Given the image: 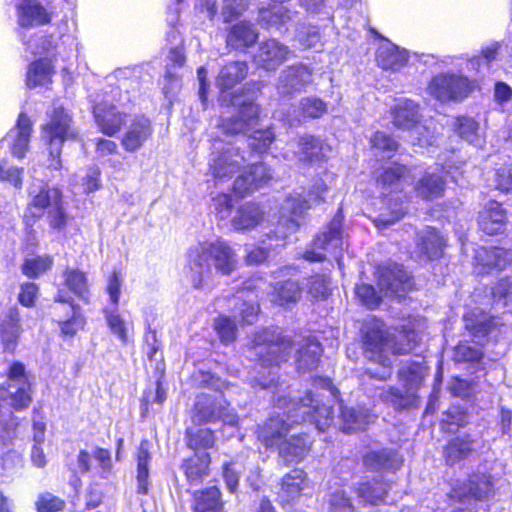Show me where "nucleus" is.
<instances>
[{
  "mask_svg": "<svg viewBox=\"0 0 512 512\" xmlns=\"http://www.w3.org/2000/svg\"><path fill=\"white\" fill-rule=\"evenodd\" d=\"M418 342V334L409 325L397 335L392 334L379 320L367 322L362 328V344L365 357L382 366L380 372L368 369L370 378L385 381L392 374L391 356L410 353Z\"/></svg>",
  "mask_w": 512,
  "mask_h": 512,
  "instance_id": "f257e3e1",
  "label": "nucleus"
},
{
  "mask_svg": "<svg viewBox=\"0 0 512 512\" xmlns=\"http://www.w3.org/2000/svg\"><path fill=\"white\" fill-rule=\"evenodd\" d=\"M237 264L234 250L223 241L200 243L188 251L189 278L193 287L200 288L211 268L223 274H231Z\"/></svg>",
  "mask_w": 512,
  "mask_h": 512,
  "instance_id": "f03ea898",
  "label": "nucleus"
},
{
  "mask_svg": "<svg viewBox=\"0 0 512 512\" xmlns=\"http://www.w3.org/2000/svg\"><path fill=\"white\" fill-rule=\"evenodd\" d=\"M230 102L233 106H239L238 112L225 119L220 128L225 135L249 134L248 145L256 153L266 152L275 140L271 129L255 130L258 121L259 109L250 99L241 100V96L231 95Z\"/></svg>",
  "mask_w": 512,
  "mask_h": 512,
  "instance_id": "7ed1b4c3",
  "label": "nucleus"
},
{
  "mask_svg": "<svg viewBox=\"0 0 512 512\" xmlns=\"http://www.w3.org/2000/svg\"><path fill=\"white\" fill-rule=\"evenodd\" d=\"M276 404L280 408L287 409V413L291 414L289 417L295 418L293 422H298L300 416L303 421L308 419L313 422L319 431H324L333 422L332 407L314 399L311 392L297 402L294 399L287 400L284 397H279Z\"/></svg>",
  "mask_w": 512,
  "mask_h": 512,
  "instance_id": "20e7f679",
  "label": "nucleus"
},
{
  "mask_svg": "<svg viewBox=\"0 0 512 512\" xmlns=\"http://www.w3.org/2000/svg\"><path fill=\"white\" fill-rule=\"evenodd\" d=\"M77 133L72 128V118L63 107H54L50 114V121L42 128V137L49 145V154L52 157L50 164L54 169L61 168V147L65 140L76 138Z\"/></svg>",
  "mask_w": 512,
  "mask_h": 512,
  "instance_id": "39448f33",
  "label": "nucleus"
},
{
  "mask_svg": "<svg viewBox=\"0 0 512 512\" xmlns=\"http://www.w3.org/2000/svg\"><path fill=\"white\" fill-rule=\"evenodd\" d=\"M190 415L192 422L199 425L218 420L225 425L236 426L238 424L237 414L228 408L222 394L201 393L197 395Z\"/></svg>",
  "mask_w": 512,
  "mask_h": 512,
  "instance_id": "423d86ee",
  "label": "nucleus"
},
{
  "mask_svg": "<svg viewBox=\"0 0 512 512\" xmlns=\"http://www.w3.org/2000/svg\"><path fill=\"white\" fill-rule=\"evenodd\" d=\"M420 369L419 365L401 369L399 378L403 389L389 387L380 393V399L398 411L415 408L418 401L416 390L422 380Z\"/></svg>",
  "mask_w": 512,
  "mask_h": 512,
  "instance_id": "0eeeda50",
  "label": "nucleus"
},
{
  "mask_svg": "<svg viewBox=\"0 0 512 512\" xmlns=\"http://www.w3.org/2000/svg\"><path fill=\"white\" fill-rule=\"evenodd\" d=\"M254 354L261 366H278L287 361L291 353V342L275 331L264 329L254 337Z\"/></svg>",
  "mask_w": 512,
  "mask_h": 512,
  "instance_id": "6e6552de",
  "label": "nucleus"
},
{
  "mask_svg": "<svg viewBox=\"0 0 512 512\" xmlns=\"http://www.w3.org/2000/svg\"><path fill=\"white\" fill-rule=\"evenodd\" d=\"M342 246L341 218L335 216L329 223L327 231L315 238L313 248L304 253V258L310 262L323 261L326 259V252H329L339 262V256L343 250Z\"/></svg>",
  "mask_w": 512,
  "mask_h": 512,
  "instance_id": "1a4fd4ad",
  "label": "nucleus"
},
{
  "mask_svg": "<svg viewBox=\"0 0 512 512\" xmlns=\"http://www.w3.org/2000/svg\"><path fill=\"white\" fill-rule=\"evenodd\" d=\"M432 96L442 102L461 101L472 91L471 82L463 76L440 74L429 85Z\"/></svg>",
  "mask_w": 512,
  "mask_h": 512,
  "instance_id": "9d476101",
  "label": "nucleus"
},
{
  "mask_svg": "<svg viewBox=\"0 0 512 512\" xmlns=\"http://www.w3.org/2000/svg\"><path fill=\"white\" fill-rule=\"evenodd\" d=\"M378 286L388 297H404L413 286L410 275L400 264L382 266L378 270Z\"/></svg>",
  "mask_w": 512,
  "mask_h": 512,
  "instance_id": "9b49d317",
  "label": "nucleus"
},
{
  "mask_svg": "<svg viewBox=\"0 0 512 512\" xmlns=\"http://www.w3.org/2000/svg\"><path fill=\"white\" fill-rule=\"evenodd\" d=\"M313 81V69L304 64L286 67L281 71L277 90L281 95H292L303 91Z\"/></svg>",
  "mask_w": 512,
  "mask_h": 512,
  "instance_id": "f8f14e48",
  "label": "nucleus"
},
{
  "mask_svg": "<svg viewBox=\"0 0 512 512\" xmlns=\"http://www.w3.org/2000/svg\"><path fill=\"white\" fill-rule=\"evenodd\" d=\"M512 262V254L499 247H480L474 256L475 269L479 274L489 273L491 270H503Z\"/></svg>",
  "mask_w": 512,
  "mask_h": 512,
  "instance_id": "ddd939ff",
  "label": "nucleus"
},
{
  "mask_svg": "<svg viewBox=\"0 0 512 512\" xmlns=\"http://www.w3.org/2000/svg\"><path fill=\"white\" fill-rule=\"evenodd\" d=\"M289 48L275 39H269L259 45L254 56L255 63L267 70H276L288 59Z\"/></svg>",
  "mask_w": 512,
  "mask_h": 512,
  "instance_id": "4468645a",
  "label": "nucleus"
},
{
  "mask_svg": "<svg viewBox=\"0 0 512 512\" xmlns=\"http://www.w3.org/2000/svg\"><path fill=\"white\" fill-rule=\"evenodd\" d=\"M93 114L100 131L107 136L117 134L126 122V114L106 102L95 105Z\"/></svg>",
  "mask_w": 512,
  "mask_h": 512,
  "instance_id": "2eb2a0df",
  "label": "nucleus"
},
{
  "mask_svg": "<svg viewBox=\"0 0 512 512\" xmlns=\"http://www.w3.org/2000/svg\"><path fill=\"white\" fill-rule=\"evenodd\" d=\"M291 425L280 416H274L258 426L257 438L267 448H278L286 439Z\"/></svg>",
  "mask_w": 512,
  "mask_h": 512,
  "instance_id": "dca6fc26",
  "label": "nucleus"
},
{
  "mask_svg": "<svg viewBox=\"0 0 512 512\" xmlns=\"http://www.w3.org/2000/svg\"><path fill=\"white\" fill-rule=\"evenodd\" d=\"M270 169L264 163H256L249 167L243 174L239 175L234 182V190L244 195L256 190L271 179Z\"/></svg>",
  "mask_w": 512,
  "mask_h": 512,
  "instance_id": "f3484780",
  "label": "nucleus"
},
{
  "mask_svg": "<svg viewBox=\"0 0 512 512\" xmlns=\"http://www.w3.org/2000/svg\"><path fill=\"white\" fill-rule=\"evenodd\" d=\"M210 160V171L214 178L223 180L230 178L233 174L239 171L240 166L244 162V157L227 149L217 154L213 153Z\"/></svg>",
  "mask_w": 512,
  "mask_h": 512,
  "instance_id": "a211bd4d",
  "label": "nucleus"
},
{
  "mask_svg": "<svg viewBox=\"0 0 512 512\" xmlns=\"http://www.w3.org/2000/svg\"><path fill=\"white\" fill-rule=\"evenodd\" d=\"M152 135V125L145 116H136L124 134L121 144L128 152L141 148Z\"/></svg>",
  "mask_w": 512,
  "mask_h": 512,
  "instance_id": "6ab92c4d",
  "label": "nucleus"
},
{
  "mask_svg": "<svg viewBox=\"0 0 512 512\" xmlns=\"http://www.w3.org/2000/svg\"><path fill=\"white\" fill-rule=\"evenodd\" d=\"M416 246L423 256L433 260L442 256L446 239L436 229L426 227L418 232Z\"/></svg>",
  "mask_w": 512,
  "mask_h": 512,
  "instance_id": "aec40b11",
  "label": "nucleus"
},
{
  "mask_svg": "<svg viewBox=\"0 0 512 512\" xmlns=\"http://www.w3.org/2000/svg\"><path fill=\"white\" fill-rule=\"evenodd\" d=\"M310 440L305 434L291 435L277 448L280 458L286 463L302 461L310 450Z\"/></svg>",
  "mask_w": 512,
  "mask_h": 512,
  "instance_id": "412c9836",
  "label": "nucleus"
},
{
  "mask_svg": "<svg viewBox=\"0 0 512 512\" xmlns=\"http://www.w3.org/2000/svg\"><path fill=\"white\" fill-rule=\"evenodd\" d=\"M21 334L20 314L16 307L3 313L0 323V335L5 349L13 352Z\"/></svg>",
  "mask_w": 512,
  "mask_h": 512,
  "instance_id": "4be33fe9",
  "label": "nucleus"
},
{
  "mask_svg": "<svg viewBox=\"0 0 512 512\" xmlns=\"http://www.w3.org/2000/svg\"><path fill=\"white\" fill-rule=\"evenodd\" d=\"M506 212L501 204L490 201L479 214V226L488 235H494L503 229Z\"/></svg>",
  "mask_w": 512,
  "mask_h": 512,
  "instance_id": "5701e85b",
  "label": "nucleus"
},
{
  "mask_svg": "<svg viewBox=\"0 0 512 512\" xmlns=\"http://www.w3.org/2000/svg\"><path fill=\"white\" fill-rule=\"evenodd\" d=\"M296 145V154L299 160L310 163L322 161L327 152L330 151L328 145L323 144L319 139L310 135L299 137L296 141Z\"/></svg>",
  "mask_w": 512,
  "mask_h": 512,
  "instance_id": "b1692460",
  "label": "nucleus"
},
{
  "mask_svg": "<svg viewBox=\"0 0 512 512\" xmlns=\"http://www.w3.org/2000/svg\"><path fill=\"white\" fill-rule=\"evenodd\" d=\"M476 441L469 435L456 437L444 447L443 455L448 465H454L469 458L475 451Z\"/></svg>",
  "mask_w": 512,
  "mask_h": 512,
  "instance_id": "393cba45",
  "label": "nucleus"
},
{
  "mask_svg": "<svg viewBox=\"0 0 512 512\" xmlns=\"http://www.w3.org/2000/svg\"><path fill=\"white\" fill-rule=\"evenodd\" d=\"M322 352L321 344L314 339H303L296 352V363L299 371H311L318 366Z\"/></svg>",
  "mask_w": 512,
  "mask_h": 512,
  "instance_id": "a878e982",
  "label": "nucleus"
},
{
  "mask_svg": "<svg viewBox=\"0 0 512 512\" xmlns=\"http://www.w3.org/2000/svg\"><path fill=\"white\" fill-rule=\"evenodd\" d=\"M392 114L394 125L404 130L413 129L421 119L418 105L411 100L399 101Z\"/></svg>",
  "mask_w": 512,
  "mask_h": 512,
  "instance_id": "bb28decb",
  "label": "nucleus"
},
{
  "mask_svg": "<svg viewBox=\"0 0 512 512\" xmlns=\"http://www.w3.org/2000/svg\"><path fill=\"white\" fill-rule=\"evenodd\" d=\"M363 461L365 467L373 471L395 470L402 463L398 453L391 449L369 452L365 455Z\"/></svg>",
  "mask_w": 512,
  "mask_h": 512,
  "instance_id": "cd10ccee",
  "label": "nucleus"
},
{
  "mask_svg": "<svg viewBox=\"0 0 512 512\" xmlns=\"http://www.w3.org/2000/svg\"><path fill=\"white\" fill-rule=\"evenodd\" d=\"M18 9L21 26L43 25L50 21L46 9L37 0H22Z\"/></svg>",
  "mask_w": 512,
  "mask_h": 512,
  "instance_id": "c85d7f7f",
  "label": "nucleus"
},
{
  "mask_svg": "<svg viewBox=\"0 0 512 512\" xmlns=\"http://www.w3.org/2000/svg\"><path fill=\"white\" fill-rule=\"evenodd\" d=\"M258 32L247 21H241L231 27L227 36V44L233 48H248L256 43Z\"/></svg>",
  "mask_w": 512,
  "mask_h": 512,
  "instance_id": "c756f323",
  "label": "nucleus"
},
{
  "mask_svg": "<svg viewBox=\"0 0 512 512\" xmlns=\"http://www.w3.org/2000/svg\"><path fill=\"white\" fill-rule=\"evenodd\" d=\"M306 474L301 469H294L281 481L279 496L286 502L299 497L305 486Z\"/></svg>",
  "mask_w": 512,
  "mask_h": 512,
  "instance_id": "7c9ffc66",
  "label": "nucleus"
},
{
  "mask_svg": "<svg viewBox=\"0 0 512 512\" xmlns=\"http://www.w3.org/2000/svg\"><path fill=\"white\" fill-rule=\"evenodd\" d=\"M150 442L142 440L137 452V491L147 494L149 489V462L151 460Z\"/></svg>",
  "mask_w": 512,
  "mask_h": 512,
  "instance_id": "2f4dec72",
  "label": "nucleus"
},
{
  "mask_svg": "<svg viewBox=\"0 0 512 512\" xmlns=\"http://www.w3.org/2000/svg\"><path fill=\"white\" fill-rule=\"evenodd\" d=\"M445 180L438 173L425 172L415 185L417 195L423 199H433L442 195Z\"/></svg>",
  "mask_w": 512,
  "mask_h": 512,
  "instance_id": "473e14b6",
  "label": "nucleus"
},
{
  "mask_svg": "<svg viewBox=\"0 0 512 512\" xmlns=\"http://www.w3.org/2000/svg\"><path fill=\"white\" fill-rule=\"evenodd\" d=\"M32 129L31 119L27 114L20 113L15 127L16 136L12 145V152L15 156L19 158L24 156L29 146Z\"/></svg>",
  "mask_w": 512,
  "mask_h": 512,
  "instance_id": "72a5a7b5",
  "label": "nucleus"
},
{
  "mask_svg": "<svg viewBox=\"0 0 512 512\" xmlns=\"http://www.w3.org/2000/svg\"><path fill=\"white\" fill-rule=\"evenodd\" d=\"M465 490V495H469L475 499H488L493 495L491 477L483 473H474L467 480Z\"/></svg>",
  "mask_w": 512,
  "mask_h": 512,
  "instance_id": "f704fd0d",
  "label": "nucleus"
},
{
  "mask_svg": "<svg viewBox=\"0 0 512 512\" xmlns=\"http://www.w3.org/2000/svg\"><path fill=\"white\" fill-rule=\"evenodd\" d=\"M408 173V169L404 165L393 164L389 167L378 169L374 173L377 187L383 191H387L395 187L398 182Z\"/></svg>",
  "mask_w": 512,
  "mask_h": 512,
  "instance_id": "c9c22d12",
  "label": "nucleus"
},
{
  "mask_svg": "<svg viewBox=\"0 0 512 512\" xmlns=\"http://www.w3.org/2000/svg\"><path fill=\"white\" fill-rule=\"evenodd\" d=\"M263 217V212L259 206L254 203H246L241 206L232 220V224L237 230L254 228Z\"/></svg>",
  "mask_w": 512,
  "mask_h": 512,
  "instance_id": "e433bc0d",
  "label": "nucleus"
},
{
  "mask_svg": "<svg viewBox=\"0 0 512 512\" xmlns=\"http://www.w3.org/2000/svg\"><path fill=\"white\" fill-rule=\"evenodd\" d=\"M246 76L247 65L245 62H231L220 71L217 84L222 90L230 89Z\"/></svg>",
  "mask_w": 512,
  "mask_h": 512,
  "instance_id": "4c0bfd02",
  "label": "nucleus"
},
{
  "mask_svg": "<svg viewBox=\"0 0 512 512\" xmlns=\"http://www.w3.org/2000/svg\"><path fill=\"white\" fill-rule=\"evenodd\" d=\"M220 491L213 486L195 494V512H222Z\"/></svg>",
  "mask_w": 512,
  "mask_h": 512,
  "instance_id": "58836bf2",
  "label": "nucleus"
},
{
  "mask_svg": "<svg viewBox=\"0 0 512 512\" xmlns=\"http://www.w3.org/2000/svg\"><path fill=\"white\" fill-rule=\"evenodd\" d=\"M209 454L203 452L187 459L183 465L185 475L190 483H197L208 474Z\"/></svg>",
  "mask_w": 512,
  "mask_h": 512,
  "instance_id": "ea45409f",
  "label": "nucleus"
},
{
  "mask_svg": "<svg viewBox=\"0 0 512 512\" xmlns=\"http://www.w3.org/2000/svg\"><path fill=\"white\" fill-rule=\"evenodd\" d=\"M342 429L344 432H354L364 429L372 421V416L363 410L341 407Z\"/></svg>",
  "mask_w": 512,
  "mask_h": 512,
  "instance_id": "a19ab883",
  "label": "nucleus"
},
{
  "mask_svg": "<svg viewBox=\"0 0 512 512\" xmlns=\"http://www.w3.org/2000/svg\"><path fill=\"white\" fill-rule=\"evenodd\" d=\"M187 446L195 451L212 448L215 443L214 433L209 428L188 427L186 429Z\"/></svg>",
  "mask_w": 512,
  "mask_h": 512,
  "instance_id": "79ce46f5",
  "label": "nucleus"
},
{
  "mask_svg": "<svg viewBox=\"0 0 512 512\" xmlns=\"http://www.w3.org/2000/svg\"><path fill=\"white\" fill-rule=\"evenodd\" d=\"M10 388H15V391L11 389L0 390V399L4 401H10V405L16 409L21 410L27 408L31 403V396L29 394V384H9Z\"/></svg>",
  "mask_w": 512,
  "mask_h": 512,
  "instance_id": "37998d69",
  "label": "nucleus"
},
{
  "mask_svg": "<svg viewBox=\"0 0 512 512\" xmlns=\"http://www.w3.org/2000/svg\"><path fill=\"white\" fill-rule=\"evenodd\" d=\"M52 74L53 69L49 61H36L28 69L27 85L30 88L46 85L51 81Z\"/></svg>",
  "mask_w": 512,
  "mask_h": 512,
  "instance_id": "c03bdc74",
  "label": "nucleus"
},
{
  "mask_svg": "<svg viewBox=\"0 0 512 512\" xmlns=\"http://www.w3.org/2000/svg\"><path fill=\"white\" fill-rule=\"evenodd\" d=\"M407 61L406 54L394 46L382 47L378 50L377 62L383 69L397 70Z\"/></svg>",
  "mask_w": 512,
  "mask_h": 512,
  "instance_id": "a18cd8bd",
  "label": "nucleus"
},
{
  "mask_svg": "<svg viewBox=\"0 0 512 512\" xmlns=\"http://www.w3.org/2000/svg\"><path fill=\"white\" fill-rule=\"evenodd\" d=\"M62 201V193L58 188H50V187H42L39 192L34 195L30 206L33 208H37L42 213L45 208H49V210L53 206H57V204Z\"/></svg>",
  "mask_w": 512,
  "mask_h": 512,
  "instance_id": "49530a36",
  "label": "nucleus"
},
{
  "mask_svg": "<svg viewBox=\"0 0 512 512\" xmlns=\"http://www.w3.org/2000/svg\"><path fill=\"white\" fill-rule=\"evenodd\" d=\"M65 285L79 297L86 299L88 295L87 277L78 269L67 268L64 273Z\"/></svg>",
  "mask_w": 512,
  "mask_h": 512,
  "instance_id": "de8ad7c7",
  "label": "nucleus"
},
{
  "mask_svg": "<svg viewBox=\"0 0 512 512\" xmlns=\"http://www.w3.org/2000/svg\"><path fill=\"white\" fill-rule=\"evenodd\" d=\"M275 302L280 305L294 303L301 296V288L296 281L286 280L275 287Z\"/></svg>",
  "mask_w": 512,
  "mask_h": 512,
  "instance_id": "09e8293b",
  "label": "nucleus"
},
{
  "mask_svg": "<svg viewBox=\"0 0 512 512\" xmlns=\"http://www.w3.org/2000/svg\"><path fill=\"white\" fill-rule=\"evenodd\" d=\"M310 202L309 199H305L302 196L289 197L286 199L283 209L290 213L289 219L292 225L295 227L300 225L303 214L311 207Z\"/></svg>",
  "mask_w": 512,
  "mask_h": 512,
  "instance_id": "8fccbe9b",
  "label": "nucleus"
},
{
  "mask_svg": "<svg viewBox=\"0 0 512 512\" xmlns=\"http://www.w3.org/2000/svg\"><path fill=\"white\" fill-rule=\"evenodd\" d=\"M214 328L223 343H231L236 338V324L226 316H219L214 321Z\"/></svg>",
  "mask_w": 512,
  "mask_h": 512,
  "instance_id": "3c124183",
  "label": "nucleus"
},
{
  "mask_svg": "<svg viewBox=\"0 0 512 512\" xmlns=\"http://www.w3.org/2000/svg\"><path fill=\"white\" fill-rule=\"evenodd\" d=\"M355 492L363 502L368 504H377L384 496V490L381 486H376L369 482L358 484L355 487Z\"/></svg>",
  "mask_w": 512,
  "mask_h": 512,
  "instance_id": "603ef678",
  "label": "nucleus"
},
{
  "mask_svg": "<svg viewBox=\"0 0 512 512\" xmlns=\"http://www.w3.org/2000/svg\"><path fill=\"white\" fill-rule=\"evenodd\" d=\"M70 319L60 322L61 332L64 336L73 337L79 330L83 329L85 319L77 312L74 305L69 306Z\"/></svg>",
  "mask_w": 512,
  "mask_h": 512,
  "instance_id": "864d4df0",
  "label": "nucleus"
},
{
  "mask_svg": "<svg viewBox=\"0 0 512 512\" xmlns=\"http://www.w3.org/2000/svg\"><path fill=\"white\" fill-rule=\"evenodd\" d=\"M249 6V0H223L221 15L229 23L242 15Z\"/></svg>",
  "mask_w": 512,
  "mask_h": 512,
  "instance_id": "5fc2aeb1",
  "label": "nucleus"
},
{
  "mask_svg": "<svg viewBox=\"0 0 512 512\" xmlns=\"http://www.w3.org/2000/svg\"><path fill=\"white\" fill-rule=\"evenodd\" d=\"M330 278L325 275H315L309 280L308 293L316 299H325L330 294Z\"/></svg>",
  "mask_w": 512,
  "mask_h": 512,
  "instance_id": "6e6d98bb",
  "label": "nucleus"
},
{
  "mask_svg": "<svg viewBox=\"0 0 512 512\" xmlns=\"http://www.w3.org/2000/svg\"><path fill=\"white\" fill-rule=\"evenodd\" d=\"M35 506L37 512H58L63 510L65 502L59 497L45 492L38 496Z\"/></svg>",
  "mask_w": 512,
  "mask_h": 512,
  "instance_id": "4d7b16f0",
  "label": "nucleus"
},
{
  "mask_svg": "<svg viewBox=\"0 0 512 512\" xmlns=\"http://www.w3.org/2000/svg\"><path fill=\"white\" fill-rule=\"evenodd\" d=\"M51 264L52 260L50 257H36L26 260L22 271L27 277L34 278L47 271Z\"/></svg>",
  "mask_w": 512,
  "mask_h": 512,
  "instance_id": "13d9d810",
  "label": "nucleus"
},
{
  "mask_svg": "<svg viewBox=\"0 0 512 512\" xmlns=\"http://www.w3.org/2000/svg\"><path fill=\"white\" fill-rule=\"evenodd\" d=\"M355 293L363 305L368 308H375L381 302V296L377 294L374 287L369 284H360L355 288Z\"/></svg>",
  "mask_w": 512,
  "mask_h": 512,
  "instance_id": "bf43d9fd",
  "label": "nucleus"
},
{
  "mask_svg": "<svg viewBox=\"0 0 512 512\" xmlns=\"http://www.w3.org/2000/svg\"><path fill=\"white\" fill-rule=\"evenodd\" d=\"M302 113L310 118H319L327 111L324 101L316 97H308L301 101Z\"/></svg>",
  "mask_w": 512,
  "mask_h": 512,
  "instance_id": "052dcab7",
  "label": "nucleus"
},
{
  "mask_svg": "<svg viewBox=\"0 0 512 512\" xmlns=\"http://www.w3.org/2000/svg\"><path fill=\"white\" fill-rule=\"evenodd\" d=\"M483 357L480 349L466 344H459L454 350V360L457 362H479Z\"/></svg>",
  "mask_w": 512,
  "mask_h": 512,
  "instance_id": "680f3d73",
  "label": "nucleus"
},
{
  "mask_svg": "<svg viewBox=\"0 0 512 512\" xmlns=\"http://www.w3.org/2000/svg\"><path fill=\"white\" fill-rule=\"evenodd\" d=\"M500 44L498 42L484 48L480 56L474 57L469 61V64L476 71H480L481 66H488L490 62L496 59Z\"/></svg>",
  "mask_w": 512,
  "mask_h": 512,
  "instance_id": "e2e57ef3",
  "label": "nucleus"
},
{
  "mask_svg": "<svg viewBox=\"0 0 512 512\" xmlns=\"http://www.w3.org/2000/svg\"><path fill=\"white\" fill-rule=\"evenodd\" d=\"M286 7H277L275 10L262 9L260 11V22L267 27H276L278 30L283 26V15Z\"/></svg>",
  "mask_w": 512,
  "mask_h": 512,
  "instance_id": "0e129e2a",
  "label": "nucleus"
},
{
  "mask_svg": "<svg viewBox=\"0 0 512 512\" xmlns=\"http://www.w3.org/2000/svg\"><path fill=\"white\" fill-rule=\"evenodd\" d=\"M353 505L346 492L335 491L330 497V512H352Z\"/></svg>",
  "mask_w": 512,
  "mask_h": 512,
  "instance_id": "69168bd1",
  "label": "nucleus"
},
{
  "mask_svg": "<svg viewBox=\"0 0 512 512\" xmlns=\"http://www.w3.org/2000/svg\"><path fill=\"white\" fill-rule=\"evenodd\" d=\"M371 143L374 148L387 153L394 152L398 149L397 141L393 139L390 135L381 131H377L373 135Z\"/></svg>",
  "mask_w": 512,
  "mask_h": 512,
  "instance_id": "338daca9",
  "label": "nucleus"
},
{
  "mask_svg": "<svg viewBox=\"0 0 512 512\" xmlns=\"http://www.w3.org/2000/svg\"><path fill=\"white\" fill-rule=\"evenodd\" d=\"M496 187L503 191L512 190V163L504 164L496 170Z\"/></svg>",
  "mask_w": 512,
  "mask_h": 512,
  "instance_id": "774afa93",
  "label": "nucleus"
}]
</instances>
